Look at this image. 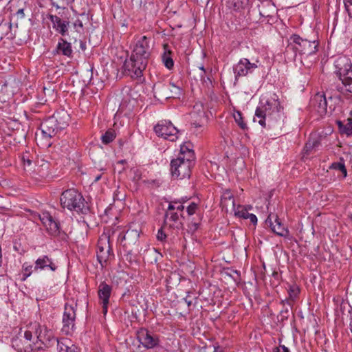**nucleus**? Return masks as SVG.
Returning a JSON list of instances; mask_svg holds the SVG:
<instances>
[{
	"label": "nucleus",
	"mask_w": 352,
	"mask_h": 352,
	"mask_svg": "<svg viewBox=\"0 0 352 352\" xmlns=\"http://www.w3.org/2000/svg\"><path fill=\"white\" fill-rule=\"evenodd\" d=\"M151 47L150 38L146 36H141L136 42L129 60L124 63V69L126 74L133 78L142 76L151 56Z\"/></svg>",
	"instance_id": "obj_1"
},
{
	"label": "nucleus",
	"mask_w": 352,
	"mask_h": 352,
	"mask_svg": "<svg viewBox=\"0 0 352 352\" xmlns=\"http://www.w3.org/2000/svg\"><path fill=\"white\" fill-rule=\"evenodd\" d=\"M283 121V107L275 99L261 102L255 111L254 122H257L263 127H273Z\"/></svg>",
	"instance_id": "obj_2"
},
{
	"label": "nucleus",
	"mask_w": 352,
	"mask_h": 352,
	"mask_svg": "<svg viewBox=\"0 0 352 352\" xmlns=\"http://www.w3.org/2000/svg\"><path fill=\"white\" fill-rule=\"evenodd\" d=\"M335 74L341 80L342 87L338 91L352 94V63L346 56L338 57L334 63Z\"/></svg>",
	"instance_id": "obj_3"
},
{
	"label": "nucleus",
	"mask_w": 352,
	"mask_h": 352,
	"mask_svg": "<svg viewBox=\"0 0 352 352\" xmlns=\"http://www.w3.org/2000/svg\"><path fill=\"white\" fill-rule=\"evenodd\" d=\"M184 157H177L173 159L170 162V171L173 177L177 179L188 178L191 174V168L195 164V161L192 160V155L188 156V159Z\"/></svg>",
	"instance_id": "obj_4"
},
{
	"label": "nucleus",
	"mask_w": 352,
	"mask_h": 352,
	"mask_svg": "<svg viewBox=\"0 0 352 352\" xmlns=\"http://www.w3.org/2000/svg\"><path fill=\"white\" fill-rule=\"evenodd\" d=\"M153 90L155 98L158 100L179 98L182 95L181 88L170 82H157L154 85Z\"/></svg>",
	"instance_id": "obj_5"
},
{
	"label": "nucleus",
	"mask_w": 352,
	"mask_h": 352,
	"mask_svg": "<svg viewBox=\"0 0 352 352\" xmlns=\"http://www.w3.org/2000/svg\"><path fill=\"white\" fill-rule=\"evenodd\" d=\"M290 45L292 49L300 54L312 55L318 51V42L304 39L297 34H293L290 37Z\"/></svg>",
	"instance_id": "obj_6"
},
{
	"label": "nucleus",
	"mask_w": 352,
	"mask_h": 352,
	"mask_svg": "<svg viewBox=\"0 0 352 352\" xmlns=\"http://www.w3.org/2000/svg\"><path fill=\"white\" fill-rule=\"evenodd\" d=\"M67 209L78 214H86L89 211L82 195L74 188L67 189Z\"/></svg>",
	"instance_id": "obj_7"
},
{
	"label": "nucleus",
	"mask_w": 352,
	"mask_h": 352,
	"mask_svg": "<svg viewBox=\"0 0 352 352\" xmlns=\"http://www.w3.org/2000/svg\"><path fill=\"white\" fill-rule=\"evenodd\" d=\"M154 131L157 136L171 142L175 141L178 138L179 131L170 121L159 122L154 126Z\"/></svg>",
	"instance_id": "obj_8"
},
{
	"label": "nucleus",
	"mask_w": 352,
	"mask_h": 352,
	"mask_svg": "<svg viewBox=\"0 0 352 352\" xmlns=\"http://www.w3.org/2000/svg\"><path fill=\"white\" fill-rule=\"evenodd\" d=\"M109 241V236L104 234L98 241L97 259L102 267L113 256Z\"/></svg>",
	"instance_id": "obj_9"
},
{
	"label": "nucleus",
	"mask_w": 352,
	"mask_h": 352,
	"mask_svg": "<svg viewBox=\"0 0 352 352\" xmlns=\"http://www.w3.org/2000/svg\"><path fill=\"white\" fill-rule=\"evenodd\" d=\"M137 340L146 349H152L159 345L158 336L145 328L140 329L136 333Z\"/></svg>",
	"instance_id": "obj_10"
},
{
	"label": "nucleus",
	"mask_w": 352,
	"mask_h": 352,
	"mask_svg": "<svg viewBox=\"0 0 352 352\" xmlns=\"http://www.w3.org/2000/svg\"><path fill=\"white\" fill-rule=\"evenodd\" d=\"M251 63L249 59L241 58L236 64L233 66V72L235 79L237 80L240 77H244L253 73L258 67L257 63Z\"/></svg>",
	"instance_id": "obj_11"
},
{
	"label": "nucleus",
	"mask_w": 352,
	"mask_h": 352,
	"mask_svg": "<svg viewBox=\"0 0 352 352\" xmlns=\"http://www.w3.org/2000/svg\"><path fill=\"white\" fill-rule=\"evenodd\" d=\"M310 105L318 113L323 116L327 111V102L325 95L323 93H317L311 99Z\"/></svg>",
	"instance_id": "obj_12"
},
{
	"label": "nucleus",
	"mask_w": 352,
	"mask_h": 352,
	"mask_svg": "<svg viewBox=\"0 0 352 352\" xmlns=\"http://www.w3.org/2000/svg\"><path fill=\"white\" fill-rule=\"evenodd\" d=\"M111 294V287L105 282H102L98 286V294L102 307V312L106 314L107 312L109 298Z\"/></svg>",
	"instance_id": "obj_13"
},
{
	"label": "nucleus",
	"mask_w": 352,
	"mask_h": 352,
	"mask_svg": "<svg viewBox=\"0 0 352 352\" xmlns=\"http://www.w3.org/2000/svg\"><path fill=\"white\" fill-rule=\"evenodd\" d=\"M12 345L19 352H30L33 350L32 342H29L28 339L22 337L21 330L18 336L12 339Z\"/></svg>",
	"instance_id": "obj_14"
},
{
	"label": "nucleus",
	"mask_w": 352,
	"mask_h": 352,
	"mask_svg": "<svg viewBox=\"0 0 352 352\" xmlns=\"http://www.w3.org/2000/svg\"><path fill=\"white\" fill-rule=\"evenodd\" d=\"M266 223L270 226L272 232L278 236H286L289 234L288 230L283 226L276 216L272 217L270 214L266 220Z\"/></svg>",
	"instance_id": "obj_15"
},
{
	"label": "nucleus",
	"mask_w": 352,
	"mask_h": 352,
	"mask_svg": "<svg viewBox=\"0 0 352 352\" xmlns=\"http://www.w3.org/2000/svg\"><path fill=\"white\" fill-rule=\"evenodd\" d=\"M38 219L51 233H56L58 231V223L53 219L49 212H45L38 214Z\"/></svg>",
	"instance_id": "obj_16"
},
{
	"label": "nucleus",
	"mask_w": 352,
	"mask_h": 352,
	"mask_svg": "<svg viewBox=\"0 0 352 352\" xmlns=\"http://www.w3.org/2000/svg\"><path fill=\"white\" fill-rule=\"evenodd\" d=\"M52 138L51 135L45 134L42 131L38 130L35 133V140L37 145L42 148H47L52 144Z\"/></svg>",
	"instance_id": "obj_17"
},
{
	"label": "nucleus",
	"mask_w": 352,
	"mask_h": 352,
	"mask_svg": "<svg viewBox=\"0 0 352 352\" xmlns=\"http://www.w3.org/2000/svg\"><path fill=\"white\" fill-rule=\"evenodd\" d=\"M39 130L54 138L57 130L56 121L53 118L47 119L41 124Z\"/></svg>",
	"instance_id": "obj_18"
},
{
	"label": "nucleus",
	"mask_w": 352,
	"mask_h": 352,
	"mask_svg": "<svg viewBox=\"0 0 352 352\" xmlns=\"http://www.w3.org/2000/svg\"><path fill=\"white\" fill-rule=\"evenodd\" d=\"M287 292L288 298L285 299V300H282V302L285 303V302L287 304L292 306V303L298 298L300 293V288L295 283L289 284L288 285Z\"/></svg>",
	"instance_id": "obj_19"
},
{
	"label": "nucleus",
	"mask_w": 352,
	"mask_h": 352,
	"mask_svg": "<svg viewBox=\"0 0 352 352\" xmlns=\"http://www.w3.org/2000/svg\"><path fill=\"white\" fill-rule=\"evenodd\" d=\"M163 48L164 52L162 55V60L167 69H171L174 66V61L172 58V52L169 49L168 44H164Z\"/></svg>",
	"instance_id": "obj_20"
},
{
	"label": "nucleus",
	"mask_w": 352,
	"mask_h": 352,
	"mask_svg": "<svg viewBox=\"0 0 352 352\" xmlns=\"http://www.w3.org/2000/svg\"><path fill=\"white\" fill-rule=\"evenodd\" d=\"M46 267H49L52 271L56 270V266L47 256H43L36 261L34 267L36 270L38 269L43 270Z\"/></svg>",
	"instance_id": "obj_21"
},
{
	"label": "nucleus",
	"mask_w": 352,
	"mask_h": 352,
	"mask_svg": "<svg viewBox=\"0 0 352 352\" xmlns=\"http://www.w3.org/2000/svg\"><path fill=\"white\" fill-rule=\"evenodd\" d=\"M250 3V0H226L227 7L234 11H241L246 8Z\"/></svg>",
	"instance_id": "obj_22"
},
{
	"label": "nucleus",
	"mask_w": 352,
	"mask_h": 352,
	"mask_svg": "<svg viewBox=\"0 0 352 352\" xmlns=\"http://www.w3.org/2000/svg\"><path fill=\"white\" fill-rule=\"evenodd\" d=\"M34 327L37 340L42 344L47 345V343L50 341L52 333L45 330V333H43L41 327L38 324H35Z\"/></svg>",
	"instance_id": "obj_23"
},
{
	"label": "nucleus",
	"mask_w": 352,
	"mask_h": 352,
	"mask_svg": "<svg viewBox=\"0 0 352 352\" xmlns=\"http://www.w3.org/2000/svg\"><path fill=\"white\" fill-rule=\"evenodd\" d=\"M50 19L53 24V28L63 35L66 28L65 21L60 17L54 15H50Z\"/></svg>",
	"instance_id": "obj_24"
},
{
	"label": "nucleus",
	"mask_w": 352,
	"mask_h": 352,
	"mask_svg": "<svg viewBox=\"0 0 352 352\" xmlns=\"http://www.w3.org/2000/svg\"><path fill=\"white\" fill-rule=\"evenodd\" d=\"M188 154L192 155V160L195 161V153L192 148V145L190 143H187L186 144L182 145L180 148V153L178 157L184 156V158L188 159Z\"/></svg>",
	"instance_id": "obj_25"
},
{
	"label": "nucleus",
	"mask_w": 352,
	"mask_h": 352,
	"mask_svg": "<svg viewBox=\"0 0 352 352\" xmlns=\"http://www.w3.org/2000/svg\"><path fill=\"white\" fill-rule=\"evenodd\" d=\"M339 129L341 133L346 135H352V119L348 118L346 124H343L341 121L338 122Z\"/></svg>",
	"instance_id": "obj_26"
},
{
	"label": "nucleus",
	"mask_w": 352,
	"mask_h": 352,
	"mask_svg": "<svg viewBox=\"0 0 352 352\" xmlns=\"http://www.w3.org/2000/svg\"><path fill=\"white\" fill-rule=\"evenodd\" d=\"M234 119L238 126L243 131L248 130L247 124L243 120L242 113L239 111H235L233 113Z\"/></svg>",
	"instance_id": "obj_27"
},
{
	"label": "nucleus",
	"mask_w": 352,
	"mask_h": 352,
	"mask_svg": "<svg viewBox=\"0 0 352 352\" xmlns=\"http://www.w3.org/2000/svg\"><path fill=\"white\" fill-rule=\"evenodd\" d=\"M116 138V133L113 129L107 130L101 137L102 142L108 144L113 142Z\"/></svg>",
	"instance_id": "obj_28"
},
{
	"label": "nucleus",
	"mask_w": 352,
	"mask_h": 352,
	"mask_svg": "<svg viewBox=\"0 0 352 352\" xmlns=\"http://www.w3.org/2000/svg\"><path fill=\"white\" fill-rule=\"evenodd\" d=\"M320 144V142L316 139H309V141L306 143L305 146V151L307 154L311 153V151L318 147Z\"/></svg>",
	"instance_id": "obj_29"
},
{
	"label": "nucleus",
	"mask_w": 352,
	"mask_h": 352,
	"mask_svg": "<svg viewBox=\"0 0 352 352\" xmlns=\"http://www.w3.org/2000/svg\"><path fill=\"white\" fill-rule=\"evenodd\" d=\"M234 214L239 217L248 219L249 212L248 208L242 206H238L236 208H234Z\"/></svg>",
	"instance_id": "obj_30"
},
{
	"label": "nucleus",
	"mask_w": 352,
	"mask_h": 352,
	"mask_svg": "<svg viewBox=\"0 0 352 352\" xmlns=\"http://www.w3.org/2000/svg\"><path fill=\"white\" fill-rule=\"evenodd\" d=\"M228 201H231V204H232L233 208H234L235 203H234L233 195L229 190H226L223 192V195H222V198H221V204L223 205L226 206L228 204H227Z\"/></svg>",
	"instance_id": "obj_31"
},
{
	"label": "nucleus",
	"mask_w": 352,
	"mask_h": 352,
	"mask_svg": "<svg viewBox=\"0 0 352 352\" xmlns=\"http://www.w3.org/2000/svg\"><path fill=\"white\" fill-rule=\"evenodd\" d=\"M330 168H332V169L339 170L340 171H341L342 173V174L344 175V177L347 175L346 168L345 167L343 159H341L340 162H334V163H333L331 165Z\"/></svg>",
	"instance_id": "obj_32"
},
{
	"label": "nucleus",
	"mask_w": 352,
	"mask_h": 352,
	"mask_svg": "<svg viewBox=\"0 0 352 352\" xmlns=\"http://www.w3.org/2000/svg\"><path fill=\"white\" fill-rule=\"evenodd\" d=\"M54 53V54H62L63 55H66V41L65 39H60Z\"/></svg>",
	"instance_id": "obj_33"
},
{
	"label": "nucleus",
	"mask_w": 352,
	"mask_h": 352,
	"mask_svg": "<svg viewBox=\"0 0 352 352\" xmlns=\"http://www.w3.org/2000/svg\"><path fill=\"white\" fill-rule=\"evenodd\" d=\"M164 217L165 222L168 220L172 222H177L179 220V215L175 212H166Z\"/></svg>",
	"instance_id": "obj_34"
},
{
	"label": "nucleus",
	"mask_w": 352,
	"mask_h": 352,
	"mask_svg": "<svg viewBox=\"0 0 352 352\" xmlns=\"http://www.w3.org/2000/svg\"><path fill=\"white\" fill-rule=\"evenodd\" d=\"M71 310L72 311V314L67 313V327H69V325L72 326V330H74V320L76 318V314L74 310V307H70Z\"/></svg>",
	"instance_id": "obj_35"
},
{
	"label": "nucleus",
	"mask_w": 352,
	"mask_h": 352,
	"mask_svg": "<svg viewBox=\"0 0 352 352\" xmlns=\"http://www.w3.org/2000/svg\"><path fill=\"white\" fill-rule=\"evenodd\" d=\"M32 265H28L27 263H24L23 265V280H25L28 276H30L32 272Z\"/></svg>",
	"instance_id": "obj_36"
},
{
	"label": "nucleus",
	"mask_w": 352,
	"mask_h": 352,
	"mask_svg": "<svg viewBox=\"0 0 352 352\" xmlns=\"http://www.w3.org/2000/svg\"><path fill=\"white\" fill-rule=\"evenodd\" d=\"M22 161L23 162L24 169L25 170L28 168L30 170L32 164V160L30 159L27 155H23L22 157Z\"/></svg>",
	"instance_id": "obj_37"
},
{
	"label": "nucleus",
	"mask_w": 352,
	"mask_h": 352,
	"mask_svg": "<svg viewBox=\"0 0 352 352\" xmlns=\"http://www.w3.org/2000/svg\"><path fill=\"white\" fill-rule=\"evenodd\" d=\"M344 3L349 16L352 18V0H345L344 1Z\"/></svg>",
	"instance_id": "obj_38"
},
{
	"label": "nucleus",
	"mask_w": 352,
	"mask_h": 352,
	"mask_svg": "<svg viewBox=\"0 0 352 352\" xmlns=\"http://www.w3.org/2000/svg\"><path fill=\"white\" fill-rule=\"evenodd\" d=\"M197 209V204L192 202L187 207V212L188 215H192L195 213Z\"/></svg>",
	"instance_id": "obj_39"
},
{
	"label": "nucleus",
	"mask_w": 352,
	"mask_h": 352,
	"mask_svg": "<svg viewBox=\"0 0 352 352\" xmlns=\"http://www.w3.org/2000/svg\"><path fill=\"white\" fill-rule=\"evenodd\" d=\"M74 49H77V47L78 46L79 48H80L82 50H85L86 49V45L85 43L82 41L81 40H79V41H77L76 39L75 40L74 43Z\"/></svg>",
	"instance_id": "obj_40"
},
{
	"label": "nucleus",
	"mask_w": 352,
	"mask_h": 352,
	"mask_svg": "<svg viewBox=\"0 0 352 352\" xmlns=\"http://www.w3.org/2000/svg\"><path fill=\"white\" fill-rule=\"evenodd\" d=\"M157 239L158 241H164L166 239V235L164 232L162 228H160L158 230L157 234Z\"/></svg>",
	"instance_id": "obj_41"
},
{
	"label": "nucleus",
	"mask_w": 352,
	"mask_h": 352,
	"mask_svg": "<svg viewBox=\"0 0 352 352\" xmlns=\"http://www.w3.org/2000/svg\"><path fill=\"white\" fill-rule=\"evenodd\" d=\"M22 337H24V338L28 339V341L32 342V333L30 330H26L23 333L22 332Z\"/></svg>",
	"instance_id": "obj_42"
},
{
	"label": "nucleus",
	"mask_w": 352,
	"mask_h": 352,
	"mask_svg": "<svg viewBox=\"0 0 352 352\" xmlns=\"http://www.w3.org/2000/svg\"><path fill=\"white\" fill-rule=\"evenodd\" d=\"M74 27L76 30V32L80 33V31L82 30V23L80 20H76L74 23Z\"/></svg>",
	"instance_id": "obj_43"
},
{
	"label": "nucleus",
	"mask_w": 352,
	"mask_h": 352,
	"mask_svg": "<svg viewBox=\"0 0 352 352\" xmlns=\"http://www.w3.org/2000/svg\"><path fill=\"white\" fill-rule=\"evenodd\" d=\"M174 203L175 204V210L178 211H183V210L184 209L183 202L179 200H174Z\"/></svg>",
	"instance_id": "obj_44"
},
{
	"label": "nucleus",
	"mask_w": 352,
	"mask_h": 352,
	"mask_svg": "<svg viewBox=\"0 0 352 352\" xmlns=\"http://www.w3.org/2000/svg\"><path fill=\"white\" fill-rule=\"evenodd\" d=\"M274 352H289V349L284 345H279L275 349Z\"/></svg>",
	"instance_id": "obj_45"
},
{
	"label": "nucleus",
	"mask_w": 352,
	"mask_h": 352,
	"mask_svg": "<svg viewBox=\"0 0 352 352\" xmlns=\"http://www.w3.org/2000/svg\"><path fill=\"white\" fill-rule=\"evenodd\" d=\"M53 6H55L57 9H63L65 8L64 2L58 3V1H54L52 3Z\"/></svg>",
	"instance_id": "obj_46"
},
{
	"label": "nucleus",
	"mask_w": 352,
	"mask_h": 352,
	"mask_svg": "<svg viewBox=\"0 0 352 352\" xmlns=\"http://www.w3.org/2000/svg\"><path fill=\"white\" fill-rule=\"evenodd\" d=\"M248 219H249L253 224H256L257 223V217L254 214H249Z\"/></svg>",
	"instance_id": "obj_47"
},
{
	"label": "nucleus",
	"mask_w": 352,
	"mask_h": 352,
	"mask_svg": "<svg viewBox=\"0 0 352 352\" xmlns=\"http://www.w3.org/2000/svg\"><path fill=\"white\" fill-rule=\"evenodd\" d=\"M58 352H66V350L63 349L64 344L60 340H57Z\"/></svg>",
	"instance_id": "obj_48"
},
{
	"label": "nucleus",
	"mask_w": 352,
	"mask_h": 352,
	"mask_svg": "<svg viewBox=\"0 0 352 352\" xmlns=\"http://www.w3.org/2000/svg\"><path fill=\"white\" fill-rule=\"evenodd\" d=\"M16 14L18 17H19L21 19H23L25 16L24 9L23 8L19 9L18 11L16 12Z\"/></svg>",
	"instance_id": "obj_49"
},
{
	"label": "nucleus",
	"mask_w": 352,
	"mask_h": 352,
	"mask_svg": "<svg viewBox=\"0 0 352 352\" xmlns=\"http://www.w3.org/2000/svg\"><path fill=\"white\" fill-rule=\"evenodd\" d=\"M175 204L174 203V201H171L168 207V210L166 212H173L174 210H175Z\"/></svg>",
	"instance_id": "obj_50"
},
{
	"label": "nucleus",
	"mask_w": 352,
	"mask_h": 352,
	"mask_svg": "<svg viewBox=\"0 0 352 352\" xmlns=\"http://www.w3.org/2000/svg\"><path fill=\"white\" fill-rule=\"evenodd\" d=\"M72 43L71 42H67V57L68 56H70L71 54H72Z\"/></svg>",
	"instance_id": "obj_51"
},
{
	"label": "nucleus",
	"mask_w": 352,
	"mask_h": 352,
	"mask_svg": "<svg viewBox=\"0 0 352 352\" xmlns=\"http://www.w3.org/2000/svg\"><path fill=\"white\" fill-rule=\"evenodd\" d=\"M214 352H223V350L219 346H214Z\"/></svg>",
	"instance_id": "obj_52"
},
{
	"label": "nucleus",
	"mask_w": 352,
	"mask_h": 352,
	"mask_svg": "<svg viewBox=\"0 0 352 352\" xmlns=\"http://www.w3.org/2000/svg\"><path fill=\"white\" fill-rule=\"evenodd\" d=\"M260 14L263 16H266V17H268V16H270L271 14L270 13H266L262 10H260Z\"/></svg>",
	"instance_id": "obj_53"
},
{
	"label": "nucleus",
	"mask_w": 352,
	"mask_h": 352,
	"mask_svg": "<svg viewBox=\"0 0 352 352\" xmlns=\"http://www.w3.org/2000/svg\"><path fill=\"white\" fill-rule=\"evenodd\" d=\"M120 193L118 192H115L114 193V199H119V200H121L122 199V197H120Z\"/></svg>",
	"instance_id": "obj_54"
},
{
	"label": "nucleus",
	"mask_w": 352,
	"mask_h": 352,
	"mask_svg": "<svg viewBox=\"0 0 352 352\" xmlns=\"http://www.w3.org/2000/svg\"><path fill=\"white\" fill-rule=\"evenodd\" d=\"M185 302L187 303L188 306L190 307L192 305V300H188V297L184 298Z\"/></svg>",
	"instance_id": "obj_55"
},
{
	"label": "nucleus",
	"mask_w": 352,
	"mask_h": 352,
	"mask_svg": "<svg viewBox=\"0 0 352 352\" xmlns=\"http://www.w3.org/2000/svg\"><path fill=\"white\" fill-rule=\"evenodd\" d=\"M67 352H78V351H76L74 348L72 349L71 347H69L67 346Z\"/></svg>",
	"instance_id": "obj_56"
},
{
	"label": "nucleus",
	"mask_w": 352,
	"mask_h": 352,
	"mask_svg": "<svg viewBox=\"0 0 352 352\" xmlns=\"http://www.w3.org/2000/svg\"><path fill=\"white\" fill-rule=\"evenodd\" d=\"M32 212V217L34 218V219H38V213L36 212Z\"/></svg>",
	"instance_id": "obj_57"
},
{
	"label": "nucleus",
	"mask_w": 352,
	"mask_h": 352,
	"mask_svg": "<svg viewBox=\"0 0 352 352\" xmlns=\"http://www.w3.org/2000/svg\"><path fill=\"white\" fill-rule=\"evenodd\" d=\"M63 198L60 197V204H61L62 207L63 208H65V201H63Z\"/></svg>",
	"instance_id": "obj_58"
},
{
	"label": "nucleus",
	"mask_w": 352,
	"mask_h": 352,
	"mask_svg": "<svg viewBox=\"0 0 352 352\" xmlns=\"http://www.w3.org/2000/svg\"><path fill=\"white\" fill-rule=\"evenodd\" d=\"M100 178H101V175H99L96 176L95 179H94V182H98L100 179Z\"/></svg>",
	"instance_id": "obj_59"
},
{
	"label": "nucleus",
	"mask_w": 352,
	"mask_h": 352,
	"mask_svg": "<svg viewBox=\"0 0 352 352\" xmlns=\"http://www.w3.org/2000/svg\"><path fill=\"white\" fill-rule=\"evenodd\" d=\"M134 178L137 180H139L140 179V177L139 175H136Z\"/></svg>",
	"instance_id": "obj_60"
},
{
	"label": "nucleus",
	"mask_w": 352,
	"mask_h": 352,
	"mask_svg": "<svg viewBox=\"0 0 352 352\" xmlns=\"http://www.w3.org/2000/svg\"><path fill=\"white\" fill-rule=\"evenodd\" d=\"M180 201L183 202V204L186 201V199L184 198H182Z\"/></svg>",
	"instance_id": "obj_61"
},
{
	"label": "nucleus",
	"mask_w": 352,
	"mask_h": 352,
	"mask_svg": "<svg viewBox=\"0 0 352 352\" xmlns=\"http://www.w3.org/2000/svg\"><path fill=\"white\" fill-rule=\"evenodd\" d=\"M246 208H248V210L252 209V206H248Z\"/></svg>",
	"instance_id": "obj_62"
},
{
	"label": "nucleus",
	"mask_w": 352,
	"mask_h": 352,
	"mask_svg": "<svg viewBox=\"0 0 352 352\" xmlns=\"http://www.w3.org/2000/svg\"><path fill=\"white\" fill-rule=\"evenodd\" d=\"M65 315H66V312L65 311L64 314H63V322L65 321Z\"/></svg>",
	"instance_id": "obj_63"
},
{
	"label": "nucleus",
	"mask_w": 352,
	"mask_h": 352,
	"mask_svg": "<svg viewBox=\"0 0 352 352\" xmlns=\"http://www.w3.org/2000/svg\"><path fill=\"white\" fill-rule=\"evenodd\" d=\"M152 251H153V252H157V250H156V249H155V248H153V249H152Z\"/></svg>",
	"instance_id": "obj_64"
}]
</instances>
